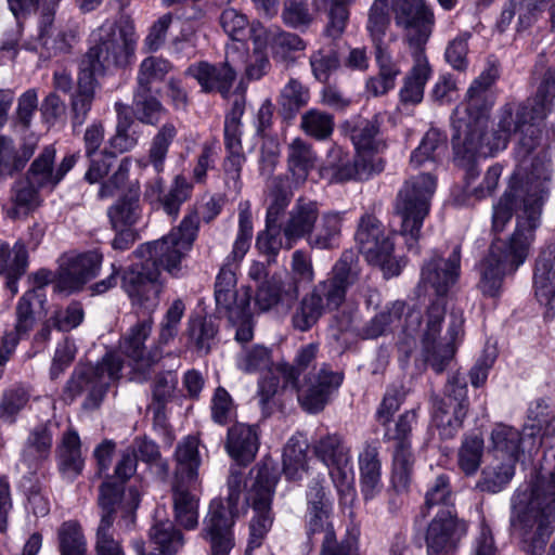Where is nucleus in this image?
Wrapping results in <instances>:
<instances>
[{
  "instance_id": "1",
  "label": "nucleus",
  "mask_w": 555,
  "mask_h": 555,
  "mask_svg": "<svg viewBox=\"0 0 555 555\" xmlns=\"http://www.w3.org/2000/svg\"><path fill=\"white\" fill-rule=\"evenodd\" d=\"M517 166L509 184L492 209V231L502 232L515 215L516 225L508 243L494 241L478 266L480 292L500 295L506 274L524 263L541 224L542 208L552 185V164L547 147L538 141H518Z\"/></svg>"
},
{
  "instance_id": "2",
  "label": "nucleus",
  "mask_w": 555,
  "mask_h": 555,
  "mask_svg": "<svg viewBox=\"0 0 555 555\" xmlns=\"http://www.w3.org/2000/svg\"><path fill=\"white\" fill-rule=\"evenodd\" d=\"M198 215L190 212L180 224L159 240L141 244L133 256L141 260L126 268L120 276L121 287L133 304L152 313L158 306L163 291L160 270L178 278L182 260L188 256L197 237Z\"/></svg>"
},
{
  "instance_id": "3",
  "label": "nucleus",
  "mask_w": 555,
  "mask_h": 555,
  "mask_svg": "<svg viewBox=\"0 0 555 555\" xmlns=\"http://www.w3.org/2000/svg\"><path fill=\"white\" fill-rule=\"evenodd\" d=\"M461 272V248L456 246L449 257L433 253L421 269V285L430 287L437 295L427 309L425 326L421 333V358L436 373H442L455 353V341L463 334L462 310H452L446 336L441 325L446 315L444 296L455 285Z\"/></svg>"
},
{
  "instance_id": "4",
  "label": "nucleus",
  "mask_w": 555,
  "mask_h": 555,
  "mask_svg": "<svg viewBox=\"0 0 555 555\" xmlns=\"http://www.w3.org/2000/svg\"><path fill=\"white\" fill-rule=\"evenodd\" d=\"M511 525L527 555H543L555 528V468L516 494Z\"/></svg>"
},
{
  "instance_id": "5",
  "label": "nucleus",
  "mask_w": 555,
  "mask_h": 555,
  "mask_svg": "<svg viewBox=\"0 0 555 555\" xmlns=\"http://www.w3.org/2000/svg\"><path fill=\"white\" fill-rule=\"evenodd\" d=\"M138 35L134 21L125 14L106 21L98 29V43L89 49L80 67L95 76L128 66L135 53Z\"/></svg>"
},
{
  "instance_id": "6",
  "label": "nucleus",
  "mask_w": 555,
  "mask_h": 555,
  "mask_svg": "<svg viewBox=\"0 0 555 555\" xmlns=\"http://www.w3.org/2000/svg\"><path fill=\"white\" fill-rule=\"evenodd\" d=\"M555 99V69L546 68L539 78L535 95L525 104L518 105L515 114L505 109L500 118L499 128L506 137L540 139L555 137L554 128H542V122L552 111Z\"/></svg>"
},
{
  "instance_id": "7",
  "label": "nucleus",
  "mask_w": 555,
  "mask_h": 555,
  "mask_svg": "<svg viewBox=\"0 0 555 555\" xmlns=\"http://www.w3.org/2000/svg\"><path fill=\"white\" fill-rule=\"evenodd\" d=\"M436 191V178L422 173L404 182L395 204V218L399 221V234L410 250L418 253V240L430 201Z\"/></svg>"
},
{
  "instance_id": "8",
  "label": "nucleus",
  "mask_w": 555,
  "mask_h": 555,
  "mask_svg": "<svg viewBox=\"0 0 555 555\" xmlns=\"http://www.w3.org/2000/svg\"><path fill=\"white\" fill-rule=\"evenodd\" d=\"M498 77V69L489 66L469 86L465 107H456L452 118V139H482L489 126L494 96L490 88Z\"/></svg>"
},
{
  "instance_id": "9",
  "label": "nucleus",
  "mask_w": 555,
  "mask_h": 555,
  "mask_svg": "<svg viewBox=\"0 0 555 555\" xmlns=\"http://www.w3.org/2000/svg\"><path fill=\"white\" fill-rule=\"evenodd\" d=\"M121 367L122 361L113 353H106L96 365H77L63 389V400L72 403L86 392L82 408L99 409L109 385L120 377Z\"/></svg>"
},
{
  "instance_id": "10",
  "label": "nucleus",
  "mask_w": 555,
  "mask_h": 555,
  "mask_svg": "<svg viewBox=\"0 0 555 555\" xmlns=\"http://www.w3.org/2000/svg\"><path fill=\"white\" fill-rule=\"evenodd\" d=\"M227 486L228 506L221 501H212L205 519L203 537L210 542L211 555H229L234 546L232 526L242 491L246 488L244 473L231 468Z\"/></svg>"
},
{
  "instance_id": "11",
  "label": "nucleus",
  "mask_w": 555,
  "mask_h": 555,
  "mask_svg": "<svg viewBox=\"0 0 555 555\" xmlns=\"http://www.w3.org/2000/svg\"><path fill=\"white\" fill-rule=\"evenodd\" d=\"M322 480L314 479L307 491L306 530L308 539L317 533H324L320 555H358L357 546L350 541L337 542L330 522L332 502L323 487Z\"/></svg>"
},
{
  "instance_id": "12",
  "label": "nucleus",
  "mask_w": 555,
  "mask_h": 555,
  "mask_svg": "<svg viewBox=\"0 0 555 555\" xmlns=\"http://www.w3.org/2000/svg\"><path fill=\"white\" fill-rule=\"evenodd\" d=\"M278 472L268 465L258 466L254 481L247 491L246 501L251 504L255 516L249 524V539L245 555L262 544L272 526L271 501L278 482Z\"/></svg>"
},
{
  "instance_id": "13",
  "label": "nucleus",
  "mask_w": 555,
  "mask_h": 555,
  "mask_svg": "<svg viewBox=\"0 0 555 555\" xmlns=\"http://www.w3.org/2000/svg\"><path fill=\"white\" fill-rule=\"evenodd\" d=\"M247 49L243 43L225 47L224 61L219 65L198 62L186 69V74L197 80L204 92H219L227 96L236 79V70L245 64Z\"/></svg>"
},
{
  "instance_id": "14",
  "label": "nucleus",
  "mask_w": 555,
  "mask_h": 555,
  "mask_svg": "<svg viewBox=\"0 0 555 555\" xmlns=\"http://www.w3.org/2000/svg\"><path fill=\"white\" fill-rule=\"evenodd\" d=\"M356 242L365 259L382 268L387 276L400 273L399 264L392 257L393 242L380 221L373 215H364L356 232Z\"/></svg>"
},
{
  "instance_id": "15",
  "label": "nucleus",
  "mask_w": 555,
  "mask_h": 555,
  "mask_svg": "<svg viewBox=\"0 0 555 555\" xmlns=\"http://www.w3.org/2000/svg\"><path fill=\"white\" fill-rule=\"evenodd\" d=\"M467 384L460 373L449 376L444 398L434 403V421L442 439H452L463 426L467 415Z\"/></svg>"
},
{
  "instance_id": "16",
  "label": "nucleus",
  "mask_w": 555,
  "mask_h": 555,
  "mask_svg": "<svg viewBox=\"0 0 555 555\" xmlns=\"http://www.w3.org/2000/svg\"><path fill=\"white\" fill-rule=\"evenodd\" d=\"M396 26L403 30L411 51L424 49L434 25V14L423 0H393L391 5Z\"/></svg>"
},
{
  "instance_id": "17",
  "label": "nucleus",
  "mask_w": 555,
  "mask_h": 555,
  "mask_svg": "<svg viewBox=\"0 0 555 555\" xmlns=\"http://www.w3.org/2000/svg\"><path fill=\"white\" fill-rule=\"evenodd\" d=\"M103 255L98 250L66 255L62 258L54 282V291L66 295L82 289L100 271Z\"/></svg>"
},
{
  "instance_id": "18",
  "label": "nucleus",
  "mask_w": 555,
  "mask_h": 555,
  "mask_svg": "<svg viewBox=\"0 0 555 555\" xmlns=\"http://www.w3.org/2000/svg\"><path fill=\"white\" fill-rule=\"evenodd\" d=\"M343 379V373L333 371L327 364H322L317 371L307 374L302 384L296 386L302 409L309 413L322 411L340 387Z\"/></svg>"
},
{
  "instance_id": "19",
  "label": "nucleus",
  "mask_w": 555,
  "mask_h": 555,
  "mask_svg": "<svg viewBox=\"0 0 555 555\" xmlns=\"http://www.w3.org/2000/svg\"><path fill=\"white\" fill-rule=\"evenodd\" d=\"M466 531V522L459 519L451 508L439 509L427 527V554L446 555L454 551Z\"/></svg>"
},
{
  "instance_id": "20",
  "label": "nucleus",
  "mask_w": 555,
  "mask_h": 555,
  "mask_svg": "<svg viewBox=\"0 0 555 555\" xmlns=\"http://www.w3.org/2000/svg\"><path fill=\"white\" fill-rule=\"evenodd\" d=\"M99 506L102 509L95 533L96 555H125L121 543L113 535L116 507L120 504V488L109 482L100 487Z\"/></svg>"
},
{
  "instance_id": "21",
  "label": "nucleus",
  "mask_w": 555,
  "mask_h": 555,
  "mask_svg": "<svg viewBox=\"0 0 555 555\" xmlns=\"http://www.w3.org/2000/svg\"><path fill=\"white\" fill-rule=\"evenodd\" d=\"M153 324L154 322L151 314L139 320L129 327L119 343L121 353L130 359L134 367L139 371L151 369L162 359V351L158 347L149 348L146 345L152 333Z\"/></svg>"
},
{
  "instance_id": "22",
  "label": "nucleus",
  "mask_w": 555,
  "mask_h": 555,
  "mask_svg": "<svg viewBox=\"0 0 555 555\" xmlns=\"http://www.w3.org/2000/svg\"><path fill=\"white\" fill-rule=\"evenodd\" d=\"M236 262L228 257V262L220 269L215 283V299L219 314L231 313V318L242 313V307L250 305V288L236 289Z\"/></svg>"
},
{
  "instance_id": "23",
  "label": "nucleus",
  "mask_w": 555,
  "mask_h": 555,
  "mask_svg": "<svg viewBox=\"0 0 555 555\" xmlns=\"http://www.w3.org/2000/svg\"><path fill=\"white\" fill-rule=\"evenodd\" d=\"M299 297L298 281L271 276L260 284L255 294V308L260 312L270 310L288 311Z\"/></svg>"
},
{
  "instance_id": "24",
  "label": "nucleus",
  "mask_w": 555,
  "mask_h": 555,
  "mask_svg": "<svg viewBox=\"0 0 555 555\" xmlns=\"http://www.w3.org/2000/svg\"><path fill=\"white\" fill-rule=\"evenodd\" d=\"M319 217L318 203L299 197L288 211L286 221L280 227L286 241V248L291 249L301 238L309 242Z\"/></svg>"
},
{
  "instance_id": "25",
  "label": "nucleus",
  "mask_w": 555,
  "mask_h": 555,
  "mask_svg": "<svg viewBox=\"0 0 555 555\" xmlns=\"http://www.w3.org/2000/svg\"><path fill=\"white\" fill-rule=\"evenodd\" d=\"M507 141H453L454 162L465 169V180L469 184L479 176L476 162L493 157L507 147Z\"/></svg>"
},
{
  "instance_id": "26",
  "label": "nucleus",
  "mask_w": 555,
  "mask_h": 555,
  "mask_svg": "<svg viewBox=\"0 0 555 555\" xmlns=\"http://www.w3.org/2000/svg\"><path fill=\"white\" fill-rule=\"evenodd\" d=\"M134 141H88L87 153L90 167L85 178L95 183L104 178L119 154L133 146Z\"/></svg>"
},
{
  "instance_id": "27",
  "label": "nucleus",
  "mask_w": 555,
  "mask_h": 555,
  "mask_svg": "<svg viewBox=\"0 0 555 555\" xmlns=\"http://www.w3.org/2000/svg\"><path fill=\"white\" fill-rule=\"evenodd\" d=\"M198 447L199 440L195 436H188L177 443L173 453L172 483L201 485L202 457Z\"/></svg>"
},
{
  "instance_id": "28",
  "label": "nucleus",
  "mask_w": 555,
  "mask_h": 555,
  "mask_svg": "<svg viewBox=\"0 0 555 555\" xmlns=\"http://www.w3.org/2000/svg\"><path fill=\"white\" fill-rule=\"evenodd\" d=\"M199 488L201 485L172 483L171 486L173 519L185 530H194L198 526Z\"/></svg>"
},
{
  "instance_id": "29",
  "label": "nucleus",
  "mask_w": 555,
  "mask_h": 555,
  "mask_svg": "<svg viewBox=\"0 0 555 555\" xmlns=\"http://www.w3.org/2000/svg\"><path fill=\"white\" fill-rule=\"evenodd\" d=\"M535 297L547 309V314L555 313V244L548 245L540 254L533 275Z\"/></svg>"
},
{
  "instance_id": "30",
  "label": "nucleus",
  "mask_w": 555,
  "mask_h": 555,
  "mask_svg": "<svg viewBox=\"0 0 555 555\" xmlns=\"http://www.w3.org/2000/svg\"><path fill=\"white\" fill-rule=\"evenodd\" d=\"M191 192L192 184L184 177L177 176L169 192L164 194V181L157 178L146 186L145 197L151 202H157L168 216L176 218Z\"/></svg>"
},
{
  "instance_id": "31",
  "label": "nucleus",
  "mask_w": 555,
  "mask_h": 555,
  "mask_svg": "<svg viewBox=\"0 0 555 555\" xmlns=\"http://www.w3.org/2000/svg\"><path fill=\"white\" fill-rule=\"evenodd\" d=\"M360 487L364 501L375 499L383 489L382 461L376 446L366 444L359 454Z\"/></svg>"
},
{
  "instance_id": "32",
  "label": "nucleus",
  "mask_w": 555,
  "mask_h": 555,
  "mask_svg": "<svg viewBox=\"0 0 555 555\" xmlns=\"http://www.w3.org/2000/svg\"><path fill=\"white\" fill-rule=\"evenodd\" d=\"M413 66L403 81L400 90V100L404 104H418L424 96V88L431 75L424 49L411 51Z\"/></svg>"
},
{
  "instance_id": "33",
  "label": "nucleus",
  "mask_w": 555,
  "mask_h": 555,
  "mask_svg": "<svg viewBox=\"0 0 555 555\" xmlns=\"http://www.w3.org/2000/svg\"><path fill=\"white\" fill-rule=\"evenodd\" d=\"M259 448V437L255 427L235 424L228 430L225 449L238 464L247 465L254 461Z\"/></svg>"
},
{
  "instance_id": "34",
  "label": "nucleus",
  "mask_w": 555,
  "mask_h": 555,
  "mask_svg": "<svg viewBox=\"0 0 555 555\" xmlns=\"http://www.w3.org/2000/svg\"><path fill=\"white\" fill-rule=\"evenodd\" d=\"M59 469L65 478L74 479L81 474L85 460L81 454L79 435L73 428L67 429L56 449Z\"/></svg>"
},
{
  "instance_id": "35",
  "label": "nucleus",
  "mask_w": 555,
  "mask_h": 555,
  "mask_svg": "<svg viewBox=\"0 0 555 555\" xmlns=\"http://www.w3.org/2000/svg\"><path fill=\"white\" fill-rule=\"evenodd\" d=\"M36 149L34 141H0V178L23 170Z\"/></svg>"
},
{
  "instance_id": "36",
  "label": "nucleus",
  "mask_w": 555,
  "mask_h": 555,
  "mask_svg": "<svg viewBox=\"0 0 555 555\" xmlns=\"http://www.w3.org/2000/svg\"><path fill=\"white\" fill-rule=\"evenodd\" d=\"M37 186L30 181H16L11 190L10 202L2 209L9 219L16 220L26 217L39 205Z\"/></svg>"
},
{
  "instance_id": "37",
  "label": "nucleus",
  "mask_w": 555,
  "mask_h": 555,
  "mask_svg": "<svg viewBox=\"0 0 555 555\" xmlns=\"http://www.w3.org/2000/svg\"><path fill=\"white\" fill-rule=\"evenodd\" d=\"M327 168L331 170V181L343 183L363 179L364 173L356 154L350 155L340 145L334 144L327 156Z\"/></svg>"
},
{
  "instance_id": "38",
  "label": "nucleus",
  "mask_w": 555,
  "mask_h": 555,
  "mask_svg": "<svg viewBox=\"0 0 555 555\" xmlns=\"http://www.w3.org/2000/svg\"><path fill=\"white\" fill-rule=\"evenodd\" d=\"M525 435L512 426L504 424L496 425L491 433V442L496 457L508 462L517 463L521 452V444L525 442Z\"/></svg>"
},
{
  "instance_id": "39",
  "label": "nucleus",
  "mask_w": 555,
  "mask_h": 555,
  "mask_svg": "<svg viewBox=\"0 0 555 555\" xmlns=\"http://www.w3.org/2000/svg\"><path fill=\"white\" fill-rule=\"evenodd\" d=\"M95 87V75L80 67L77 90L70 99L74 125H82L85 122L94 100Z\"/></svg>"
},
{
  "instance_id": "40",
  "label": "nucleus",
  "mask_w": 555,
  "mask_h": 555,
  "mask_svg": "<svg viewBox=\"0 0 555 555\" xmlns=\"http://www.w3.org/2000/svg\"><path fill=\"white\" fill-rule=\"evenodd\" d=\"M375 60L378 66V75L369 78L365 87L371 95L379 96L395 88L397 77L401 72L397 63L393 62L390 52H375Z\"/></svg>"
},
{
  "instance_id": "41",
  "label": "nucleus",
  "mask_w": 555,
  "mask_h": 555,
  "mask_svg": "<svg viewBox=\"0 0 555 555\" xmlns=\"http://www.w3.org/2000/svg\"><path fill=\"white\" fill-rule=\"evenodd\" d=\"M343 219L344 212L340 211L322 214L320 223L309 238V245L319 249L335 247L340 236Z\"/></svg>"
},
{
  "instance_id": "42",
  "label": "nucleus",
  "mask_w": 555,
  "mask_h": 555,
  "mask_svg": "<svg viewBox=\"0 0 555 555\" xmlns=\"http://www.w3.org/2000/svg\"><path fill=\"white\" fill-rule=\"evenodd\" d=\"M308 442L302 436L288 439L283 451V473L289 480H299L307 470Z\"/></svg>"
},
{
  "instance_id": "43",
  "label": "nucleus",
  "mask_w": 555,
  "mask_h": 555,
  "mask_svg": "<svg viewBox=\"0 0 555 555\" xmlns=\"http://www.w3.org/2000/svg\"><path fill=\"white\" fill-rule=\"evenodd\" d=\"M415 456L412 447L393 446L391 486L396 493L409 490L414 470Z\"/></svg>"
},
{
  "instance_id": "44",
  "label": "nucleus",
  "mask_w": 555,
  "mask_h": 555,
  "mask_svg": "<svg viewBox=\"0 0 555 555\" xmlns=\"http://www.w3.org/2000/svg\"><path fill=\"white\" fill-rule=\"evenodd\" d=\"M389 24L388 0H375L371 5L366 26L375 52H390L386 40Z\"/></svg>"
},
{
  "instance_id": "45",
  "label": "nucleus",
  "mask_w": 555,
  "mask_h": 555,
  "mask_svg": "<svg viewBox=\"0 0 555 555\" xmlns=\"http://www.w3.org/2000/svg\"><path fill=\"white\" fill-rule=\"evenodd\" d=\"M173 69L172 63L163 56H146L138 67L137 90L153 91V86L162 82Z\"/></svg>"
},
{
  "instance_id": "46",
  "label": "nucleus",
  "mask_w": 555,
  "mask_h": 555,
  "mask_svg": "<svg viewBox=\"0 0 555 555\" xmlns=\"http://www.w3.org/2000/svg\"><path fill=\"white\" fill-rule=\"evenodd\" d=\"M312 450L314 455L326 466L346 463L350 455V448L337 434H327L318 439Z\"/></svg>"
},
{
  "instance_id": "47",
  "label": "nucleus",
  "mask_w": 555,
  "mask_h": 555,
  "mask_svg": "<svg viewBox=\"0 0 555 555\" xmlns=\"http://www.w3.org/2000/svg\"><path fill=\"white\" fill-rule=\"evenodd\" d=\"M55 150L52 146L46 147L42 153L33 162L27 179L37 189L53 190L60 182L53 169Z\"/></svg>"
},
{
  "instance_id": "48",
  "label": "nucleus",
  "mask_w": 555,
  "mask_h": 555,
  "mask_svg": "<svg viewBox=\"0 0 555 555\" xmlns=\"http://www.w3.org/2000/svg\"><path fill=\"white\" fill-rule=\"evenodd\" d=\"M56 541L60 555H88L86 537L76 520L64 521L57 528Z\"/></svg>"
},
{
  "instance_id": "49",
  "label": "nucleus",
  "mask_w": 555,
  "mask_h": 555,
  "mask_svg": "<svg viewBox=\"0 0 555 555\" xmlns=\"http://www.w3.org/2000/svg\"><path fill=\"white\" fill-rule=\"evenodd\" d=\"M288 169L297 185L304 183L314 167L315 155L305 141H293L288 150Z\"/></svg>"
},
{
  "instance_id": "50",
  "label": "nucleus",
  "mask_w": 555,
  "mask_h": 555,
  "mask_svg": "<svg viewBox=\"0 0 555 555\" xmlns=\"http://www.w3.org/2000/svg\"><path fill=\"white\" fill-rule=\"evenodd\" d=\"M485 451V440L480 434L465 435L457 452V464L461 470L472 476L481 465Z\"/></svg>"
},
{
  "instance_id": "51",
  "label": "nucleus",
  "mask_w": 555,
  "mask_h": 555,
  "mask_svg": "<svg viewBox=\"0 0 555 555\" xmlns=\"http://www.w3.org/2000/svg\"><path fill=\"white\" fill-rule=\"evenodd\" d=\"M516 463L495 462L487 466L482 472L477 487L489 493H498L502 491L513 479L515 475Z\"/></svg>"
},
{
  "instance_id": "52",
  "label": "nucleus",
  "mask_w": 555,
  "mask_h": 555,
  "mask_svg": "<svg viewBox=\"0 0 555 555\" xmlns=\"http://www.w3.org/2000/svg\"><path fill=\"white\" fill-rule=\"evenodd\" d=\"M52 434L46 425L35 427L23 450V460L29 468L36 467L38 462L46 460L51 451Z\"/></svg>"
},
{
  "instance_id": "53",
  "label": "nucleus",
  "mask_w": 555,
  "mask_h": 555,
  "mask_svg": "<svg viewBox=\"0 0 555 555\" xmlns=\"http://www.w3.org/2000/svg\"><path fill=\"white\" fill-rule=\"evenodd\" d=\"M418 422V409L414 408L401 413L391 424L383 426L385 428L384 440L392 441L393 446L412 447V433Z\"/></svg>"
},
{
  "instance_id": "54",
  "label": "nucleus",
  "mask_w": 555,
  "mask_h": 555,
  "mask_svg": "<svg viewBox=\"0 0 555 555\" xmlns=\"http://www.w3.org/2000/svg\"><path fill=\"white\" fill-rule=\"evenodd\" d=\"M309 89L305 87L298 79L291 78L281 89L278 104L281 113L286 117L294 116L301 107L309 102Z\"/></svg>"
},
{
  "instance_id": "55",
  "label": "nucleus",
  "mask_w": 555,
  "mask_h": 555,
  "mask_svg": "<svg viewBox=\"0 0 555 555\" xmlns=\"http://www.w3.org/2000/svg\"><path fill=\"white\" fill-rule=\"evenodd\" d=\"M150 538L163 555H173L184 545L182 532L169 520L157 521L150 530Z\"/></svg>"
},
{
  "instance_id": "56",
  "label": "nucleus",
  "mask_w": 555,
  "mask_h": 555,
  "mask_svg": "<svg viewBox=\"0 0 555 555\" xmlns=\"http://www.w3.org/2000/svg\"><path fill=\"white\" fill-rule=\"evenodd\" d=\"M324 313L323 306L311 293H308L295 308L291 319L292 325L299 332H308Z\"/></svg>"
},
{
  "instance_id": "57",
  "label": "nucleus",
  "mask_w": 555,
  "mask_h": 555,
  "mask_svg": "<svg viewBox=\"0 0 555 555\" xmlns=\"http://www.w3.org/2000/svg\"><path fill=\"white\" fill-rule=\"evenodd\" d=\"M341 505H350L356 498L354 474L351 457L346 463L327 467Z\"/></svg>"
},
{
  "instance_id": "58",
  "label": "nucleus",
  "mask_w": 555,
  "mask_h": 555,
  "mask_svg": "<svg viewBox=\"0 0 555 555\" xmlns=\"http://www.w3.org/2000/svg\"><path fill=\"white\" fill-rule=\"evenodd\" d=\"M319 352V344L310 343L301 346L295 358L293 364H282L278 371L284 377L286 384L297 386L300 373L305 372L315 361Z\"/></svg>"
},
{
  "instance_id": "59",
  "label": "nucleus",
  "mask_w": 555,
  "mask_h": 555,
  "mask_svg": "<svg viewBox=\"0 0 555 555\" xmlns=\"http://www.w3.org/2000/svg\"><path fill=\"white\" fill-rule=\"evenodd\" d=\"M287 180L283 177H274L272 180L271 203L267 209L266 225L268 230L278 228L281 215L289 205L292 191L288 190Z\"/></svg>"
},
{
  "instance_id": "60",
  "label": "nucleus",
  "mask_w": 555,
  "mask_h": 555,
  "mask_svg": "<svg viewBox=\"0 0 555 555\" xmlns=\"http://www.w3.org/2000/svg\"><path fill=\"white\" fill-rule=\"evenodd\" d=\"M33 293H25L18 300L15 309V324L12 331L5 332L14 338L22 340L28 336L36 323L35 306Z\"/></svg>"
},
{
  "instance_id": "61",
  "label": "nucleus",
  "mask_w": 555,
  "mask_h": 555,
  "mask_svg": "<svg viewBox=\"0 0 555 555\" xmlns=\"http://www.w3.org/2000/svg\"><path fill=\"white\" fill-rule=\"evenodd\" d=\"M353 149L365 177L384 169V163L379 156L385 149L384 141H353Z\"/></svg>"
},
{
  "instance_id": "62",
  "label": "nucleus",
  "mask_w": 555,
  "mask_h": 555,
  "mask_svg": "<svg viewBox=\"0 0 555 555\" xmlns=\"http://www.w3.org/2000/svg\"><path fill=\"white\" fill-rule=\"evenodd\" d=\"M359 276L360 266L357 253L351 249L343 251L335 262L330 278L348 291L359 280Z\"/></svg>"
},
{
  "instance_id": "63",
  "label": "nucleus",
  "mask_w": 555,
  "mask_h": 555,
  "mask_svg": "<svg viewBox=\"0 0 555 555\" xmlns=\"http://www.w3.org/2000/svg\"><path fill=\"white\" fill-rule=\"evenodd\" d=\"M300 128L307 135L327 139L334 130V118L328 113L311 108L301 115Z\"/></svg>"
},
{
  "instance_id": "64",
  "label": "nucleus",
  "mask_w": 555,
  "mask_h": 555,
  "mask_svg": "<svg viewBox=\"0 0 555 555\" xmlns=\"http://www.w3.org/2000/svg\"><path fill=\"white\" fill-rule=\"evenodd\" d=\"M77 26L73 23L57 26L40 42L49 55L57 53H67L77 40Z\"/></svg>"
}]
</instances>
